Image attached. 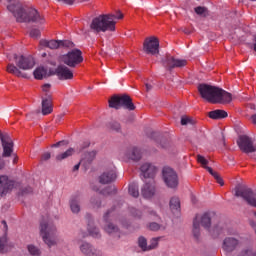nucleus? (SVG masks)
I'll list each match as a JSON object with an SVG mask.
<instances>
[{
  "instance_id": "nucleus-30",
  "label": "nucleus",
  "mask_w": 256,
  "mask_h": 256,
  "mask_svg": "<svg viewBox=\"0 0 256 256\" xmlns=\"http://www.w3.org/2000/svg\"><path fill=\"white\" fill-rule=\"evenodd\" d=\"M128 159H131L132 161H141V149L139 148H132L128 153H127Z\"/></svg>"
},
{
  "instance_id": "nucleus-53",
  "label": "nucleus",
  "mask_w": 256,
  "mask_h": 256,
  "mask_svg": "<svg viewBox=\"0 0 256 256\" xmlns=\"http://www.w3.org/2000/svg\"><path fill=\"white\" fill-rule=\"evenodd\" d=\"M41 159H42V161H49V159H51V153L46 152V153L42 154Z\"/></svg>"
},
{
  "instance_id": "nucleus-7",
  "label": "nucleus",
  "mask_w": 256,
  "mask_h": 256,
  "mask_svg": "<svg viewBox=\"0 0 256 256\" xmlns=\"http://www.w3.org/2000/svg\"><path fill=\"white\" fill-rule=\"evenodd\" d=\"M108 103L111 109H121V107H123L124 109H128V111H135L133 99L127 94L121 96L114 95L109 99Z\"/></svg>"
},
{
  "instance_id": "nucleus-16",
  "label": "nucleus",
  "mask_w": 256,
  "mask_h": 256,
  "mask_svg": "<svg viewBox=\"0 0 256 256\" xmlns=\"http://www.w3.org/2000/svg\"><path fill=\"white\" fill-rule=\"evenodd\" d=\"M240 243L241 240H239V237L228 236L223 240L222 249L226 253H233L239 247Z\"/></svg>"
},
{
  "instance_id": "nucleus-34",
  "label": "nucleus",
  "mask_w": 256,
  "mask_h": 256,
  "mask_svg": "<svg viewBox=\"0 0 256 256\" xmlns=\"http://www.w3.org/2000/svg\"><path fill=\"white\" fill-rule=\"evenodd\" d=\"M116 194H117V188L115 186H107L106 188L100 191V195H104V197H107L109 195H116Z\"/></svg>"
},
{
  "instance_id": "nucleus-51",
  "label": "nucleus",
  "mask_w": 256,
  "mask_h": 256,
  "mask_svg": "<svg viewBox=\"0 0 256 256\" xmlns=\"http://www.w3.org/2000/svg\"><path fill=\"white\" fill-rule=\"evenodd\" d=\"M6 245H7V238L6 237L0 238V251H3Z\"/></svg>"
},
{
  "instance_id": "nucleus-55",
  "label": "nucleus",
  "mask_w": 256,
  "mask_h": 256,
  "mask_svg": "<svg viewBox=\"0 0 256 256\" xmlns=\"http://www.w3.org/2000/svg\"><path fill=\"white\" fill-rule=\"evenodd\" d=\"M51 89V84H44L42 86V90L44 93H49V90Z\"/></svg>"
},
{
  "instance_id": "nucleus-58",
  "label": "nucleus",
  "mask_w": 256,
  "mask_h": 256,
  "mask_svg": "<svg viewBox=\"0 0 256 256\" xmlns=\"http://www.w3.org/2000/svg\"><path fill=\"white\" fill-rule=\"evenodd\" d=\"M62 1V3H65V5H73L75 3V0H58Z\"/></svg>"
},
{
  "instance_id": "nucleus-44",
  "label": "nucleus",
  "mask_w": 256,
  "mask_h": 256,
  "mask_svg": "<svg viewBox=\"0 0 256 256\" xmlns=\"http://www.w3.org/2000/svg\"><path fill=\"white\" fill-rule=\"evenodd\" d=\"M159 245V238H152L150 240V245H148V251H151L153 249H156V247Z\"/></svg>"
},
{
  "instance_id": "nucleus-28",
  "label": "nucleus",
  "mask_w": 256,
  "mask_h": 256,
  "mask_svg": "<svg viewBox=\"0 0 256 256\" xmlns=\"http://www.w3.org/2000/svg\"><path fill=\"white\" fill-rule=\"evenodd\" d=\"M74 154H75V149L69 148L65 152L56 155V161L58 163H61V161H65V159H69V157H73Z\"/></svg>"
},
{
  "instance_id": "nucleus-20",
  "label": "nucleus",
  "mask_w": 256,
  "mask_h": 256,
  "mask_svg": "<svg viewBox=\"0 0 256 256\" xmlns=\"http://www.w3.org/2000/svg\"><path fill=\"white\" fill-rule=\"evenodd\" d=\"M116 179L117 172L115 169H109L99 176V183L102 185H108L109 183H113Z\"/></svg>"
},
{
  "instance_id": "nucleus-14",
  "label": "nucleus",
  "mask_w": 256,
  "mask_h": 256,
  "mask_svg": "<svg viewBox=\"0 0 256 256\" xmlns=\"http://www.w3.org/2000/svg\"><path fill=\"white\" fill-rule=\"evenodd\" d=\"M143 51L147 53V55H159V38L155 36L145 38Z\"/></svg>"
},
{
  "instance_id": "nucleus-27",
  "label": "nucleus",
  "mask_w": 256,
  "mask_h": 256,
  "mask_svg": "<svg viewBox=\"0 0 256 256\" xmlns=\"http://www.w3.org/2000/svg\"><path fill=\"white\" fill-rule=\"evenodd\" d=\"M210 119L219 120V119H225L228 117L227 111L225 110H214L209 112Z\"/></svg>"
},
{
  "instance_id": "nucleus-22",
  "label": "nucleus",
  "mask_w": 256,
  "mask_h": 256,
  "mask_svg": "<svg viewBox=\"0 0 256 256\" xmlns=\"http://www.w3.org/2000/svg\"><path fill=\"white\" fill-rule=\"evenodd\" d=\"M155 184L154 183H146L141 189V193L144 199H151L155 195Z\"/></svg>"
},
{
  "instance_id": "nucleus-3",
  "label": "nucleus",
  "mask_w": 256,
  "mask_h": 256,
  "mask_svg": "<svg viewBox=\"0 0 256 256\" xmlns=\"http://www.w3.org/2000/svg\"><path fill=\"white\" fill-rule=\"evenodd\" d=\"M115 19H123V13L117 11L116 14H101L92 19L90 30L92 33H106V31H115L117 21Z\"/></svg>"
},
{
  "instance_id": "nucleus-36",
  "label": "nucleus",
  "mask_w": 256,
  "mask_h": 256,
  "mask_svg": "<svg viewBox=\"0 0 256 256\" xmlns=\"http://www.w3.org/2000/svg\"><path fill=\"white\" fill-rule=\"evenodd\" d=\"M129 195L136 198L139 197V185L137 183H132L128 188Z\"/></svg>"
},
{
  "instance_id": "nucleus-23",
  "label": "nucleus",
  "mask_w": 256,
  "mask_h": 256,
  "mask_svg": "<svg viewBox=\"0 0 256 256\" xmlns=\"http://www.w3.org/2000/svg\"><path fill=\"white\" fill-rule=\"evenodd\" d=\"M70 209L72 213L77 214L81 211V196L75 195L70 199Z\"/></svg>"
},
{
  "instance_id": "nucleus-2",
  "label": "nucleus",
  "mask_w": 256,
  "mask_h": 256,
  "mask_svg": "<svg viewBox=\"0 0 256 256\" xmlns=\"http://www.w3.org/2000/svg\"><path fill=\"white\" fill-rule=\"evenodd\" d=\"M7 9L13 13L18 23H45V18L36 9L24 8L21 4H9Z\"/></svg>"
},
{
  "instance_id": "nucleus-61",
  "label": "nucleus",
  "mask_w": 256,
  "mask_h": 256,
  "mask_svg": "<svg viewBox=\"0 0 256 256\" xmlns=\"http://www.w3.org/2000/svg\"><path fill=\"white\" fill-rule=\"evenodd\" d=\"M148 214L152 217H157V212H155L153 209H148Z\"/></svg>"
},
{
  "instance_id": "nucleus-52",
  "label": "nucleus",
  "mask_w": 256,
  "mask_h": 256,
  "mask_svg": "<svg viewBox=\"0 0 256 256\" xmlns=\"http://www.w3.org/2000/svg\"><path fill=\"white\" fill-rule=\"evenodd\" d=\"M61 145H69V142L62 140V141H59V142L53 144L51 147H61Z\"/></svg>"
},
{
  "instance_id": "nucleus-13",
  "label": "nucleus",
  "mask_w": 256,
  "mask_h": 256,
  "mask_svg": "<svg viewBox=\"0 0 256 256\" xmlns=\"http://www.w3.org/2000/svg\"><path fill=\"white\" fill-rule=\"evenodd\" d=\"M161 63L166 71H173L176 68L185 67L187 65V60L185 59H176L175 57L171 56V54H166L162 59Z\"/></svg>"
},
{
  "instance_id": "nucleus-21",
  "label": "nucleus",
  "mask_w": 256,
  "mask_h": 256,
  "mask_svg": "<svg viewBox=\"0 0 256 256\" xmlns=\"http://www.w3.org/2000/svg\"><path fill=\"white\" fill-rule=\"evenodd\" d=\"M140 171L144 177V179H151L155 177V173H157V167L151 163H144L140 167Z\"/></svg>"
},
{
  "instance_id": "nucleus-11",
  "label": "nucleus",
  "mask_w": 256,
  "mask_h": 256,
  "mask_svg": "<svg viewBox=\"0 0 256 256\" xmlns=\"http://www.w3.org/2000/svg\"><path fill=\"white\" fill-rule=\"evenodd\" d=\"M60 62L74 69L77 65L83 63V52L79 49H72L67 54L60 56Z\"/></svg>"
},
{
  "instance_id": "nucleus-15",
  "label": "nucleus",
  "mask_w": 256,
  "mask_h": 256,
  "mask_svg": "<svg viewBox=\"0 0 256 256\" xmlns=\"http://www.w3.org/2000/svg\"><path fill=\"white\" fill-rule=\"evenodd\" d=\"M237 145L243 153H255L256 146L253 142V139L247 135H241L239 136V139L237 140Z\"/></svg>"
},
{
  "instance_id": "nucleus-10",
  "label": "nucleus",
  "mask_w": 256,
  "mask_h": 256,
  "mask_svg": "<svg viewBox=\"0 0 256 256\" xmlns=\"http://www.w3.org/2000/svg\"><path fill=\"white\" fill-rule=\"evenodd\" d=\"M113 211H115V207L108 209L103 215V221L106 223L104 225V231L110 235V237H117V239H119L121 237V229L117 224L109 221L113 215Z\"/></svg>"
},
{
  "instance_id": "nucleus-42",
  "label": "nucleus",
  "mask_w": 256,
  "mask_h": 256,
  "mask_svg": "<svg viewBox=\"0 0 256 256\" xmlns=\"http://www.w3.org/2000/svg\"><path fill=\"white\" fill-rule=\"evenodd\" d=\"M88 231L94 239H101V232L99 231V228H89Z\"/></svg>"
},
{
  "instance_id": "nucleus-19",
  "label": "nucleus",
  "mask_w": 256,
  "mask_h": 256,
  "mask_svg": "<svg viewBox=\"0 0 256 256\" xmlns=\"http://www.w3.org/2000/svg\"><path fill=\"white\" fill-rule=\"evenodd\" d=\"M80 251L86 256H103V252L101 250L94 248V246L88 242H84L80 245Z\"/></svg>"
},
{
  "instance_id": "nucleus-24",
  "label": "nucleus",
  "mask_w": 256,
  "mask_h": 256,
  "mask_svg": "<svg viewBox=\"0 0 256 256\" xmlns=\"http://www.w3.org/2000/svg\"><path fill=\"white\" fill-rule=\"evenodd\" d=\"M42 115H51L53 113V100L42 99Z\"/></svg>"
},
{
  "instance_id": "nucleus-60",
  "label": "nucleus",
  "mask_w": 256,
  "mask_h": 256,
  "mask_svg": "<svg viewBox=\"0 0 256 256\" xmlns=\"http://www.w3.org/2000/svg\"><path fill=\"white\" fill-rule=\"evenodd\" d=\"M42 99H49L50 101H53L52 95L49 92H45V98Z\"/></svg>"
},
{
  "instance_id": "nucleus-63",
  "label": "nucleus",
  "mask_w": 256,
  "mask_h": 256,
  "mask_svg": "<svg viewBox=\"0 0 256 256\" xmlns=\"http://www.w3.org/2000/svg\"><path fill=\"white\" fill-rule=\"evenodd\" d=\"M81 163H83V162H79L78 164H76L74 167H73V170L72 171H79V167H81Z\"/></svg>"
},
{
  "instance_id": "nucleus-56",
  "label": "nucleus",
  "mask_w": 256,
  "mask_h": 256,
  "mask_svg": "<svg viewBox=\"0 0 256 256\" xmlns=\"http://www.w3.org/2000/svg\"><path fill=\"white\" fill-rule=\"evenodd\" d=\"M53 75H56L57 76V68L56 69H50L49 70V73H47V77H51Z\"/></svg>"
},
{
  "instance_id": "nucleus-18",
  "label": "nucleus",
  "mask_w": 256,
  "mask_h": 256,
  "mask_svg": "<svg viewBox=\"0 0 256 256\" xmlns=\"http://www.w3.org/2000/svg\"><path fill=\"white\" fill-rule=\"evenodd\" d=\"M57 77L59 81H71L73 79V70H70L69 67L60 64L57 67Z\"/></svg>"
},
{
  "instance_id": "nucleus-45",
  "label": "nucleus",
  "mask_w": 256,
  "mask_h": 256,
  "mask_svg": "<svg viewBox=\"0 0 256 256\" xmlns=\"http://www.w3.org/2000/svg\"><path fill=\"white\" fill-rule=\"evenodd\" d=\"M195 125V121L193 119L187 117V116H182L181 117V125Z\"/></svg>"
},
{
  "instance_id": "nucleus-33",
  "label": "nucleus",
  "mask_w": 256,
  "mask_h": 256,
  "mask_svg": "<svg viewBox=\"0 0 256 256\" xmlns=\"http://www.w3.org/2000/svg\"><path fill=\"white\" fill-rule=\"evenodd\" d=\"M147 229L149 231H165L166 227L163 224H159L157 222H150L147 224Z\"/></svg>"
},
{
  "instance_id": "nucleus-59",
  "label": "nucleus",
  "mask_w": 256,
  "mask_h": 256,
  "mask_svg": "<svg viewBox=\"0 0 256 256\" xmlns=\"http://www.w3.org/2000/svg\"><path fill=\"white\" fill-rule=\"evenodd\" d=\"M145 87H146V92L149 93V91H151L153 89V85L149 84V83H145Z\"/></svg>"
},
{
  "instance_id": "nucleus-26",
  "label": "nucleus",
  "mask_w": 256,
  "mask_h": 256,
  "mask_svg": "<svg viewBox=\"0 0 256 256\" xmlns=\"http://www.w3.org/2000/svg\"><path fill=\"white\" fill-rule=\"evenodd\" d=\"M170 209L172 211V213H179V211H181V200H179V197H172L170 199Z\"/></svg>"
},
{
  "instance_id": "nucleus-57",
  "label": "nucleus",
  "mask_w": 256,
  "mask_h": 256,
  "mask_svg": "<svg viewBox=\"0 0 256 256\" xmlns=\"http://www.w3.org/2000/svg\"><path fill=\"white\" fill-rule=\"evenodd\" d=\"M178 31H182L185 35H191V30H189V28H180Z\"/></svg>"
},
{
  "instance_id": "nucleus-40",
  "label": "nucleus",
  "mask_w": 256,
  "mask_h": 256,
  "mask_svg": "<svg viewBox=\"0 0 256 256\" xmlns=\"http://www.w3.org/2000/svg\"><path fill=\"white\" fill-rule=\"evenodd\" d=\"M109 129L116 131V133H121V124L117 121H111L108 123Z\"/></svg>"
},
{
  "instance_id": "nucleus-48",
  "label": "nucleus",
  "mask_w": 256,
  "mask_h": 256,
  "mask_svg": "<svg viewBox=\"0 0 256 256\" xmlns=\"http://www.w3.org/2000/svg\"><path fill=\"white\" fill-rule=\"evenodd\" d=\"M213 177H214V179H216L217 183L221 187H223V185H225V182L223 181V178L221 177V175H219V173L216 172Z\"/></svg>"
},
{
  "instance_id": "nucleus-31",
  "label": "nucleus",
  "mask_w": 256,
  "mask_h": 256,
  "mask_svg": "<svg viewBox=\"0 0 256 256\" xmlns=\"http://www.w3.org/2000/svg\"><path fill=\"white\" fill-rule=\"evenodd\" d=\"M197 161H198V163L202 164L204 169H206L208 171V173H210V175H212V177L217 173V172L213 171V168L207 166V165H209V160H206V158L203 157L202 155H197Z\"/></svg>"
},
{
  "instance_id": "nucleus-38",
  "label": "nucleus",
  "mask_w": 256,
  "mask_h": 256,
  "mask_svg": "<svg viewBox=\"0 0 256 256\" xmlns=\"http://www.w3.org/2000/svg\"><path fill=\"white\" fill-rule=\"evenodd\" d=\"M138 246L142 251H149V245H147V238L140 236L138 238Z\"/></svg>"
},
{
  "instance_id": "nucleus-37",
  "label": "nucleus",
  "mask_w": 256,
  "mask_h": 256,
  "mask_svg": "<svg viewBox=\"0 0 256 256\" xmlns=\"http://www.w3.org/2000/svg\"><path fill=\"white\" fill-rule=\"evenodd\" d=\"M60 49H73L75 47V43L71 40H59Z\"/></svg>"
},
{
  "instance_id": "nucleus-8",
  "label": "nucleus",
  "mask_w": 256,
  "mask_h": 256,
  "mask_svg": "<svg viewBox=\"0 0 256 256\" xmlns=\"http://www.w3.org/2000/svg\"><path fill=\"white\" fill-rule=\"evenodd\" d=\"M235 197H241L248 205L256 207V194L253 189L249 188L245 184H237L234 188Z\"/></svg>"
},
{
  "instance_id": "nucleus-35",
  "label": "nucleus",
  "mask_w": 256,
  "mask_h": 256,
  "mask_svg": "<svg viewBox=\"0 0 256 256\" xmlns=\"http://www.w3.org/2000/svg\"><path fill=\"white\" fill-rule=\"evenodd\" d=\"M90 205L92 209H101L102 200L99 196H92L90 198Z\"/></svg>"
},
{
  "instance_id": "nucleus-25",
  "label": "nucleus",
  "mask_w": 256,
  "mask_h": 256,
  "mask_svg": "<svg viewBox=\"0 0 256 256\" xmlns=\"http://www.w3.org/2000/svg\"><path fill=\"white\" fill-rule=\"evenodd\" d=\"M95 157H97L96 150H92L90 152H85L84 157L81 159V163H83L87 167V165H91V163H93V161H95Z\"/></svg>"
},
{
  "instance_id": "nucleus-1",
  "label": "nucleus",
  "mask_w": 256,
  "mask_h": 256,
  "mask_svg": "<svg viewBox=\"0 0 256 256\" xmlns=\"http://www.w3.org/2000/svg\"><path fill=\"white\" fill-rule=\"evenodd\" d=\"M198 92L202 99L208 101V103H231L233 101V95L231 93L213 85L201 83L198 85Z\"/></svg>"
},
{
  "instance_id": "nucleus-43",
  "label": "nucleus",
  "mask_w": 256,
  "mask_h": 256,
  "mask_svg": "<svg viewBox=\"0 0 256 256\" xmlns=\"http://www.w3.org/2000/svg\"><path fill=\"white\" fill-rule=\"evenodd\" d=\"M31 193H33V188H31V186H27L20 190L19 195L25 197V195H31Z\"/></svg>"
},
{
  "instance_id": "nucleus-41",
  "label": "nucleus",
  "mask_w": 256,
  "mask_h": 256,
  "mask_svg": "<svg viewBox=\"0 0 256 256\" xmlns=\"http://www.w3.org/2000/svg\"><path fill=\"white\" fill-rule=\"evenodd\" d=\"M194 11L197 15H200V17H207V8L203 6H198L194 8Z\"/></svg>"
},
{
  "instance_id": "nucleus-4",
  "label": "nucleus",
  "mask_w": 256,
  "mask_h": 256,
  "mask_svg": "<svg viewBox=\"0 0 256 256\" xmlns=\"http://www.w3.org/2000/svg\"><path fill=\"white\" fill-rule=\"evenodd\" d=\"M13 59L16 65L9 63L6 67L7 73L15 75L16 77H22L23 79H29L27 73H23L22 71H29L30 69H33V67H35V59L31 56H19L17 54H13Z\"/></svg>"
},
{
  "instance_id": "nucleus-39",
  "label": "nucleus",
  "mask_w": 256,
  "mask_h": 256,
  "mask_svg": "<svg viewBox=\"0 0 256 256\" xmlns=\"http://www.w3.org/2000/svg\"><path fill=\"white\" fill-rule=\"evenodd\" d=\"M27 249H28V253H30V255L41 256V250L33 244L28 245Z\"/></svg>"
},
{
  "instance_id": "nucleus-49",
  "label": "nucleus",
  "mask_w": 256,
  "mask_h": 256,
  "mask_svg": "<svg viewBox=\"0 0 256 256\" xmlns=\"http://www.w3.org/2000/svg\"><path fill=\"white\" fill-rule=\"evenodd\" d=\"M239 256H256V252H253L251 250H243Z\"/></svg>"
},
{
  "instance_id": "nucleus-62",
  "label": "nucleus",
  "mask_w": 256,
  "mask_h": 256,
  "mask_svg": "<svg viewBox=\"0 0 256 256\" xmlns=\"http://www.w3.org/2000/svg\"><path fill=\"white\" fill-rule=\"evenodd\" d=\"M227 233H228V235H237V230L228 229Z\"/></svg>"
},
{
  "instance_id": "nucleus-6",
  "label": "nucleus",
  "mask_w": 256,
  "mask_h": 256,
  "mask_svg": "<svg viewBox=\"0 0 256 256\" xmlns=\"http://www.w3.org/2000/svg\"><path fill=\"white\" fill-rule=\"evenodd\" d=\"M40 235L48 247H55L59 243L57 227L49 217H43L40 221Z\"/></svg>"
},
{
  "instance_id": "nucleus-32",
  "label": "nucleus",
  "mask_w": 256,
  "mask_h": 256,
  "mask_svg": "<svg viewBox=\"0 0 256 256\" xmlns=\"http://www.w3.org/2000/svg\"><path fill=\"white\" fill-rule=\"evenodd\" d=\"M33 75H34V78L38 80L46 79L47 69H45V67H38L34 70Z\"/></svg>"
},
{
  "instance_id": "nucleus-64",
  "label": "nucleus",
  "mask_w": 256,
  "mask_h": 256,
  "mask_svg": "<svg viewBox=\"0 0 256 256\" xmlns=\"http://www.w3.org/2000/svg\"><path fill=\"white\" fill-rule=\"evenodd\" d=\"M252 123H254V125H256V114L252 115Z\"/></svg>"
},
{
  "instance_id": "nucleus-5",
  "label": "nucleus",
  "mask_w": 256,
  "mask_h": 256,
  "mask_svg": "<svg viewBox=\"0 0 256 256\" xmlns=\"http://www.w3.org/2000/svg\"><path fill=\"white\" fill-rule=\"evenodd\" d=\"M201 226L207 231H210V234L212 235V237H219V235H221L222 230L219 225L215 226L211 230V213L210 212H206L201 216L196 215V217L194 218L192 235L196 240H199V238L201 237Z\"/></svg>"
},
{
  "instance_id": "nucleus-50",
  "label": "nucleus",
  "mask_w": 256,
  "mask_h": 256,
  "mask_svg": "<svg viewBox=\"0 0 256 256\" xmlns=\"http://www.w3.org/2000/svg\"><path fill=\"white\" fill-rule=\"evenodd\" d=\"M90 145H91V142L89 141L83 142L78 148L79 153H81V151H84V149H87L88 147H90Z\"/></svg>"
},
{
  "instance_id": "nucleus-12",
  "label": "nucleus",
  "mask_w": 256,
  "mask_h": 256,
  "mask_svg": "<svg viewBox=\"0 0 256 256\" xmlns=\"http://www.w3.org/2000/svg\"><path fill=\"white\" fill-rule=\"evenodd\" d=\"M162 178L165 185L170 189H177L179 186V176L171 167H164L162 169Z\"/></svg>"
},
{
  "instance_id": "nucleus-47",
  "label": "nucleus",
  "mask_w": 256,
  "mask_h": 256,
  "mask_svg": "<svg viewBox=\"0 0 256 256\" xmlns=\"http://www.w3.org/2000/svg\"><path fill=\"white\" fill-rule=\"evenodd\" d=\"M130 213L133 215V217H137L138 219H141V216L143 215V213L136 208H132Z\"/></svg>"
},
{
  "instance_id": "nucleus-29",
  "label": "nucleus",
  "mask_w": 256,
  "mask_h": 256,
  "mask_svg": "<svg viewBox=\"0 0 256 256\" xmlns=\"http://www.w3.org/2000/svg\"><path fill=\"white\" fill-rule=\"evenodd\" d=\"M40 45L48 49H60L59 40H40Z\"/></svg>"
},
{
  "instance_id": "nucleus-9",
  "label": "nucleus",
  "mask_w": 256,
  "mask_h": 256,
  "mask_svg": "<svg viewBox=\"0 0 256 256\" xmlns=\"http://www.w3.org/2000/svg\"><path fill=\"white\" fill-rule=\"evenodd\" d=\"M0 141L2 144L3 153L0 156V170L5 167V160L3 157H11L13 155V139L8 133H3L0 131Z\"/></svg>"
},
{
  "instance_id": "nucleus-46",
  "label": "nucleus",
  "mask_w": 256,
  "mask_h": 256,
  "mask_svg": "<svg viewBox=\"0 0 256 256\" xmlns=\"http://www.w3.org/2000/svg\"><path fill=\"white\" fill-rule=\"evenodd\" d=\"M30 37H32V39H39V37H41V30L37 28H33L30 31Z\"/></svg>"
},
{
  "instance_id": "nucleus-17",
  "label": "nucleus",
  "mask_w": 256,
  "mask_h": 256,
  "mask_svg": "<svg viewBox=\"0 0 256 256\" xmlns=\"http://www.w3.org/2000/svg\"><path fill=\"white\" fill-rule=\"evenodd\" d=\"M15 188V181L9 180L7 176H0V197L11 193Z\"/></svg>"
},
{
  "instance_id": "nucleus-54",
  "label": "nucleus",
  "mask_w": 256,
  "mask_h": 256,
  "mask_svg": "<svg viewBox=\"0 0 256 256\" xmlns=\"http://www.w3.org/2000/svg\"><path fill=\"white\" fill-rule=\"evenodd\" d=\"M168 146H169V142L167 140L163 139L160 141V147L162 149H167Z\"/></svg>"
}]
</instances>
